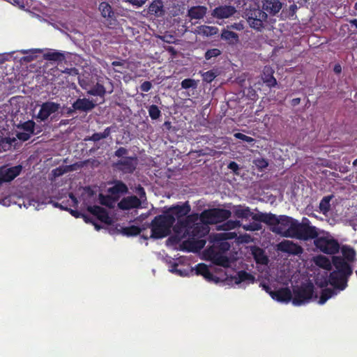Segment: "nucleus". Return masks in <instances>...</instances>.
<instances>
[{
    "mask_svg": "<svg viewBox=\"0 0 357 357\" xmlns=\"http://www.w3.org/2000/svg\"><path fill=\"white\" fill-rule=\"evenodd\" d=\"M208 227L201 222H195V223L190 225L188 229H184L183 231L191 232V235L193 237H202L204 236L208 232Z\"/></svg>",
    "mask_w": 357,
    "mask_h": 357,
    "instance_id": "obj_20",
    "label": "nucleus"
},
{
    "mask_svg": "<svg viewBox=\"0 0 357 357\" xmlns=\"http://www.w3.org/2000/svg\"><path fill=\"white\" fill-rule=\"evenodd\" d=\"M15 139H11L10 137H6L2 131H0V151H6L9 150Z\"/></svg>",
    "mask_w": 357,
    "mask_h": 357,
    "instance_id": "obj_33",
    "label": "nucleus"
},
{
    "mask_svg": "<svg viewBox=\"0 0 357 357\" xmlns=\"http://www.w3.org/2000/svg\"><path fill=\"white\" fill-rule=\"evenodd\" d=\"M227 167H228V169H229L231 171H233L234 173H237V172L239 169L238 165L236 162H234V161H231L228 164Z\"/></svg>",
    "mask_w": 357,
    "mask_h": 357,
    "instance_id": "obj_62",
    "label": "nucleus"
},
{
    "mask_svg": "<svg viewBox=\"0 0 357 357\" xmlns=\"http://www.w3.org/2000/svg\"><path fill=\"white\" fill-rule=\"evenodd\" d=\"M235 282L236 284H240L243 282L250 281L251 282H254L255 278L250 273L246 272L245 271H240L237 273L236 275L234 278Z\"/></svg>",
    "mask_w": 357,
    "mask_h": 357,
    "instance_id": "obj_36",
    "label": "nucleus"
},
{
    "mask_svg": "<svg viewBox=\"0 0 357 357\" xmlns=\"http://www.w3.org/2000/svg\"><path fill=\"white\" fill-rule=\"evenodd\" d=\"M181 86L182 89H188L190 88L195 89L197 87V82L193 79L187 78V79H184L181 82Z\"/></svg>",
    "mask_w": 357,
    "mask_h": 357,
    "instance_id": "obj_48",
    "label": "nucleus"
},
{
    "mask_svg": "<svg viewBox=\"0 0 357 357\" xmlns=\"http://www.w3.org/2000/svg\"><path fill=\"white\" fill-rule=\"evenodd\" d=\"M151 88H152V84L149 81L144 82L140 86V89L143 92H148L151 90Z\"/></svg>",
    "mask_w": 357,
    "mask_h": 357,
    "instance_id": "obj_60",
    "label": "nucleus"
},
{
    "mask_svg": "<svg viewBox=\"0 0 357 357\" xmlns=\"http://www.w3.org/2000/svg\"><path fill=\"white\" fill-rule=\"evenodd\" d=\"M233 213L235 217L241 219H248L250 217L252 218L253 215L256 214L251 211L250 207L242 205L234 206Z\"/></svg>",
    "mask_w": 357,
    "mask_h": 357,
    "instance_id": "obj_23",
    "label": "nucleus"
},
{
    "mask_svg": "<svg viewBox=\"0 0 357 357\" xmlns=\"http://www.w3.org/2000/svg\"><path fill=\"white\" fill-rule=\"evenodd\" d=\"M333 198V195H328L324 197L319 203V211L320 212L326 215L331 210V201Z\"/></svg>",
    "mask_w": 357,
    "mask_h": 357,
    "instance_id": "obj_31",
    "label": "nucleus"
},
{
    "mask_svg": "<svg viewBox=\"0 0 357 357\" xmlns=\"http://www.w3.org/2000/svg\"><path fill=\"white\" fill-rule=\"evenodd\" d=\"M237 12L234 6L222 5L215 7L211 12V15L219 20L229 18Z\"/></svg>",
    "mask_w": 357,
    "mask_h": 357,
    "instance_id": "obj_14",
    "label": "nucleus"
},
{
    "mask_svg": "<svg viewBox=\"0 0 357 357\" xmlns=\"http://www.w3.org/2000/svg\"><path fill=\"white\" fill-rule=\"evenodd\" d=\"M87 94L93 96H99L104 98L106 94V89L102 84L97 82L92 87H91L89 90L87 91Z\"/></svg>",
    "mask_w": 357,
    "mask_h": 357,
    "instance_id": "obj_28",
    "label": "nucleus"
},
{
    "mask_svg": "<svg viewBox=\"0 0 357 357\" xmlns=\"http://www.w3.org/2000/svg\"><path fill=\"white\" fill-rule=\"evenodd\" d=\"M22 167L16 165L11 167H0V183L9 182L17 177L22 172Z\"/></svg>",
    "mask_w": 357,
    "mask_h": 357,
    "instance_id": "obj_13",
    "label": "nucleus"
},
{
    "mask_svg": "<svg viewBox=\"0 0 357 357\" xmlns=\"http://www.w3.org/2000/svg\"><path fill=\"white\" fill-rule=\"evenodd\" d=\"M234 136L238 139L246 142L248 143H253L255 139L250 136L245 135L241 132H236L234 135Z\"/></svg>",
    "mask_w": 357,
    "mask_h": 357,
    "instance_id": "obj_53",
    "label": "nucleus"
},
{
    "mask_svg": "<svg viewBox=\"0 0 357 357\" xmlns=\"http://www.w3.org/2000/svg\"><path fill=\"white\" fill-rule=\"evenodd\" d=\"M206 244V241L199 239V240H194L191 241H186L184 243V245H188V248H187L188 251H199L202 250Z\"/></svg>",
    "mask_w": 357,
    "mask_h": 357,
    "instance_id": "obj_35",
    "label": "nucleus"
},
{
    "mask_svg": "<svg viewBox=\"0 0 357 357\" xmlns=\"http://www.w3.org/2000/svg\"><path fill=\"white\" fill-rule=\"evenodd\" d=\"M207 8L204 6L191 7L188 11V15L191 20H201L206 14Z\"/></svg>",
    "mask_w": 357,
    "mask_h": 357,
    "instance_id": "obj_24",
    "label": "nucleus"
},
{
    "mask_svg": "<svg viewBox=\"0 0 357 357\" xmlns=\"http://www.w3.org/2000/svg\"><path fill=\"white\" fill-rule=\"evenodd\" d=\"M208 254L210 260L212 261L213 264L220 266L225 268L229 266V259L223 253H220V252H217L216 250L214 249H208Z\"/></svg>",
    "mask_w": 357,
    "mask_h": 357,
    "instance_id": "obj_16",
    "label": "nucleus"
},
{
    "mask_svg": "<svg viewBox=\"0 0 357 357\" xmlns=\"http://www.w3.org/2000/svg\"><path fill=\"white\" fill-rule=\"evenodd\" d=\"M245 17L250 27L258 32L271 30L275 22V20L269 17L268 13L264 11L259 5L247 9Z\"/></svg>",
    "mask_w": 357,
    "mask_h": 357,
    "instance_id": "obj_3",
    "label": "nucleus"
},
{
    "mask_svg": "<svg viewBox=\"0 0 357 357\" xmlns=\"http://www.w3.org/2000/svg\"><path fill=\"white\" fill-rule=\"evenodd\" d=\"M127 2H129L133 6H136L137 7L142 6L147 0H126Z\"/></svg>",
    "mask_w": 357,
    "mask_h": 357,
    "instance_id": "obj_61",
    "label": "nucleus"
},
{
    "mask_svg": "<svg viewBox=\"0 0 357 357\" xmlns=\"http://www.w3.org/2000/svg\"><path fill=\"white\" fill-rule=\"evenodd\" d=\"M96 104L88 98H77L72 105L74 110L80 112H89L95 108Z\"/></svg>",
    "mask_w": 357,
    "mask_h": 357,
    "instance_id": "obj_22",
    "label": "nucleus"
},
{
    "mask_svg": "<svg viewBox=\"0 0 357 357\" xmlns=\"http://www.w3.org/2000/svg\"><path fill=\"white\" fill-rule=\"evenodd\" d=\"M278 250L289 255H298L303 252V248L289 240H283L277 245Z\"/></svg>",
    "mask_w": 357,
    "mask_h": 357,
    "instance_id": "obj_12",
    "label": "nucleus"
},
{
    "mask_svg": "<svg viewBox=\"0 0 357 357\" xmlns=\"http://www.w3.org/2000/svg\"><path fill=\"white\" fill-rule=\"evenodd\" d=\"M252 255L257 264H267L268 259L263 249L255 246L252 249Z\"/></svg>",
    "mask_w": 357,
    "mask_h": 357,
    "instance_id": "obj_25",
    "label": "nucleus"
},
{
    "mask_svg": "<svg viewBox=\"0 0 357 357\" xmlns=\"http://www.w3.org/2000/svg\"><path fill=\"white\" fill-rule=\"evenodd\" d=\"M121 234L126 236H135L139 234L142 229L139 227L131 225L129 227H121Z\"/></svg>",
    "mask_w": 357,
    "mask_h": 357,
    "instance_id": "obj_38",
    "label": "nucleus"
},
{
    "mask_svg": "<svg viewBox=\"0 0 357 357\" xmlns=\"http://www.w3.org/2000/svg\"><path fill=\"white\" fill-rule=\"evenodd\" d=\"M264 289L270 294L273 299L278 301L285 303H289L291 301H292V293L287 287L280 288V289L274 291H268V289H270L268 286H264Z\"/></svg>",
    "mask_w": 357,
    "mask_h": 357,
    "instance_id": "obj_15",
    "label": "nucleus"
},
{
    "mask_svg": "<svg viewBox=\"0 0 357 357\" xmlns=\"http://www.w3.org/2000/svg\"><path fill=\"white\" fill-rule=\"evenodd\" d=\"M60 108L61 105L59 103L46 101L40 105L39 112L36 115V119H39L40 121H45L51 115L57 112Z\"/></svg>",
    "mask_w": 357,
    "mask_h": 357,
    "instance_id": "obj_10",
    "label": "nucleus"
},
{
    "mask_svg": "<svg viewBox=\"0 0 357 357\" xmlns=\"http://www.w3.org/2000/svg\"><path fill=\"white\" fill-rule=\"evenodd\" d=\"M195 271L197 275L204 276L206 274H209V269L208 266L202 263L197 265Z\"/></svg>",
    "mask_w": 357,
    "mask_h": 357,
    "instance_id": "obj_51",
    "label": "nucleus"
},
{
    "mask_svg": "<svg viewBox=\"0 0 357 357\" xmlns=\"http://www.w3.org/2000/svg\"><path fill=\"white\" fill-rule=\"evenodd\" d=\"M264 82L268 87H273L277 84V80L272 74L266 75L264 73V77L263 78Z\"/></svg>",
    "mask_w": 357,
    "mask_h": 357,
    "instance_id": "obj_49",
    "label": "nucleus"
},
{
    "mask_svg": "<svg viewBox=\"0 0 357 357\" xmlns=\"http://www.w3.org/2000/svg\"><path fill=\"white\" fill-rule=\"evenodd\" d=\"M198 33L202 36H212L218 33V28L216 26L202 25L198 27Z\"/></svg>",
    "mask_w": 357,
    "mask_h": 357,
    "instance_id": "obj_37",
    "label": "nucleus"
},
{
    "mask_svg": "<svg viewBox=\"0 0 357 357\" xmlns=\"http://www.w3.org/2000/svg\"><path fill=\"white\" fill-rule=\"evenodd\" d=\"M255 164L260 169H264L268 165V161L264 158H258L255 160Z\"/></svg>",
    "mask_w": 357,
    "mask_h": 357,
    "instance_id": "obj_54",
    "label": "nucleus"
},
{
    "mask_svg": "<svg viewBox=\"0 0 357 357\" xmlns=\"http://www.w3.org/2000/svg\"><path fill=\"white\" fill-rule=\"evenodd\" d=\"M44 58L48 61H61L64 59V55L59 52H49L44 54Z\"/></svg>",
    "mask_w": 357,
    "mask_h": 357,
    "instance_id": "obj_42",
    "label": "nucleus"
},
{
    "mask_svg": "<svg viewBox=\"0 0 357 357\" xmlns=\"http://www.w3.org/2000/svg\"><path fill=\"white\" fill-rule=\"evenodd\" d=\"M230 244L225 241H222L220 242H218L217 245L214 248H211V249L216 250L217 252H220V253L225 254L227 251H228L230 249Z\"/></svg>",
    "mask_w": 357,
    "mask_h": 357,
    "instance_id": "obj_45",
    "label": "nucleus"
},
{
    "mask_svg": "<svg viewBox=\"0 0 357 357\" xmlns=\"http://www.w3.org/2000/svg\"><path fill=\"white\" fill-rule=\"evenodd\" d=\"M33 134L28 132H19L17 134V137L20 140L26 142L29 140Z\"/></svg>",
    "mask_w": 357,
    "mask_h": 357,
    "instance_id": "obj_58",
    "label": "nucleus"
},
{
    "mask_svg": "<svg viewBox=\"0 0 357 357\" xmlns=\"http://www.w3.org/2000/svg\"><path fill=\"white\" fill-rule=\"evenodd\" d=\"M298 9L297 6L295 3L291 4L288 8L282 9L280 14L281 20H286L287 18H291L294 16Z\"/></svg>",
    "mask_w": 357,
    "mask_h": 357,
    "instance_id": "obj_39",
    "label": "nucleus"
},
{
    "mask_svg": "<svg viewBox=\"0 0 357 357\" xmlns=\"http://www.w3.org/2000/svg\"><path fill=\"white\" fill-rule=\"evenodd\" d=\"M227 29H234L238 31H241L243 29V26L241 23H234L230 26H227Z\"/></svg>",
    "mask_w": 357,
    "mask_h": 357,
    "instance_id": "obj_63",
    "label": "nucleus"
},
{
    "mask_svg": "<svg viewBox=\"0 0 357 357\" xmlns=\"http://www.w3.org/2000/svg\"><path fill=\"white\" fill-rule=\"evenodd\" d=\"M167 215L174 218L173 230L175 233H181L184 229L199 220V214L193 213L190 214L191 206L188 201L182 204L171 206L165 210Z\"/></svg>",
    "mask_w": 357,
    "mask_h": 357,
    "instance_id": "obj_2",
    "label": "nucleus"
},
{
    "mask_svg": "<svg viewBox=\"0 0 357 357\" xmlns=\"http://www.w3.org/2000/svg\"><path fill=\"white\" fill-rule=\"evenodd\" d=\"M221 54V51L218 48L208 50L204 54L206 60H210L213 57H217Z\"/></svg>",
    "mask_w": 357,
    "mask_h": 357,
    "instance_id": "obj_50",
    "label": "nucleus"
},
{
    "mask_svg": "<svg viewBox=\"0 0 357 357\" xmlns=\"http://www.w3.org/2000/svg\"><path fill=\"white\" fill-rule=\"evenodd\" d=\"M99 10L101 15L105 18L113 19L114 13L111 6L107 2H102L99 5Z\"/></svg>",
    "mask_w": 357,
    "mask_h": 357,
    "instance_id": "obj_34",
    "label": "nucleus"
},
{
    "mask_svg": "<svg viewBox=\"0 0 357 357\" xmlns=\"http://www.w3.org/2000/svg\"><path fill=\"white\" fill-rule=\"evenodd\" d=\"M174 226V218L164 211L151 220L149 225L151 231L150 237L154 239L165 238L171 234Z\"/></svg>",
    "mask_w": 357,
    "mask_h": 357,
    "instance_id": "obj_4",
    "label": "nucleus"
},
{
    "mask_svg": "<svg viewBox=\"0 0 357 357\" xmlns=\"http://www.w3.org/2000/svg\"><path fill=\"white\" fill-rule=\"evenodd\" d=\"M332 262L335 268L333 271H339L347 273V275H352L353 270L351 266L340 256H333L332 257Z\"/></svg>",
    "mask_w": 357,
    "mask_h": 357,
    "instance_id": "obj_19",
    "label": "nucleus"
},
{
    "mask_svg": "<svg viewBox=\"0 0 357 357\" xmlns=\"http://www.w3.org/2000/svg\"><path fill=\"white\" fill-rule=\"evenodd\" d=\"M123 65H124V61L121 62V61H113L112 63V66L113 67H118V68H114V72L120 73H123V70L125 68L123 67Z\"/></svg>",
    "mask_w": 357,
    "mask_h": 357,
    "instance_id": "obj_56",
    "label": "nucleus"
},
{
    "mask_svg": "<svg viewBox=\"0 0 357 357\" xmlns=\"http://www.w3.org/2000/svg\"><path fill=\"white\" fill-rule=\"evenodd\" d=\"M35 126L36 123L33 120H29L27 121L24 122L23 123L18 126V128L22 129L24 132H28L31 134H37L38 132H35Z\"/></svg>",
    "mask_w": 357,
    "mask_h": 357,
    "instance_id": "obj_43",
    "label": "nucleus"
},
{
    "mask_svg": "<svg viewBox=\"0 0 357 357\" xmlns=\"http://www.w3.org/2000/svg\"><path fill=\"white\" fill-rule=\"evenodd\" d=\"M336 294V292L334 289L330 288H325L322 289L321 296L319 300V303L320 305L324 304L329 298H331L333 295Z\"/></svg>",
    "mask_w": 357,
    "mask_h": 357,
    "instance_id": "obj_41",
    "label": "nucleus"
},
{
    "mask_svg": "<svg viewBox=\"0 0 357 357\" xmlns=\"http://www.w3.org/2000/svg\"><path fill=\"white\" fill-rule=\"evenodd\" d=\"M73 170L71 165L65 167H59L52 170V174L54 177H59L64 174L65 173Z\"/></svg>",
    "mask_w": 357,
    "mask_h": 357,
    "instance_id": "obj_47",
    "label": "nucleus"
},
{
    "mask_svg": "<svg viewBox=\"0 0 357 357\" xmlns=\"http://www.w3.org/2000/svg\"><path fill=\"white\" fill-rule=\"evenodd\" d=\"M341 252L343 255L344 260L349 262H354L356 258V251L355 250L351 247L350 245H343L341 248Z\"/></svg>",
    "mask_w": 357,
    "mask_h": 357,
    "instance_id": "obj_30",
    "label": "nucleus"
},
{
    "mask_svg": "<svg viewBox=\"0 0 357 357\" xmlns=\"http://www.w3.org/2000/svg\"><path fill=\"white\" fill-rule=\"evenodd\" d=\"M97 218L102 222L107 224L108 225H110L112 224V218L109 217V213L107 211V210L105 209L104 208H102L101 213H100V214L98 215Z\"/></svg>",
    "mask_w": 357,
    "mask_h": 357,
    "instance_id": "obj_46",
    "label": "nucleus"
},
{
    "mask_svg": "<svg viewBox=\"0 0 357 357\" xmlns=\"http://www.w3.org/2000/svg\"><path fill=\"white\" fill-rule=\"evenodd\" d=\"M203 80L206 82L211 83L216 77L215 73L213 70L205 72L203 75Z\"/></svg>",
    "mask_w": 357,
    "mask_h": 357,
    "instance_id": "obj_52",
    "label": "nucleus"
},
{
    "mask_svg": "<svg viewBox=\"0 0 357 357\" xmlns=\"http://www.w3.org/2000/svg\"><path fill=\"white\" fill-rule=\"evenodd\" d=\"M149 13L156 16H161L164 13L163 3L161 0L153 1L149 6Z\"/></svg>",
    "mask_w": 357,
    "mask_h": 357,
    "instance_id": "obj_27",
    "label": "nucleus"
},
{
    "mask_svg": "<svg viewBox=\"0 0 357 357\" xmlns=\"http://www.w3.org/2000/svg\"><path fill=\"white\" fill-rule=\"evenodd\" d=\"M314 288L312 282L303 284L301 287H294L293 289V305L300 306L308 303L313 296Z\"/></svg>",
    "mask_w": 357,
    "mask_h": 357,
    "instance_id": "obj_6",
    "label": "nucleus"
},
{
    "mask_svg": "<svg viewBox=\"0 0 357 357\" xmlns=\"http://www.w3.org/2000/svg\"><path fill=\"white\" fill-rule=\"evenodd\" d=\"M221 38L224 40L227 41L229 44H234L238 42V35L229 29H224L221 33Z\"/></svg>",
    "mask_w": 357,
    "mask_h": 357,
    "instance_id": "obj_26",
    "label": "nucleus"
},
{
    "mask_svg": "<svg viewBox=\"0 0 357 357\" xmlns=\"http://www.w3.org/2000/svg\"><path fill=\"white\" fill-rule=\"evenodd\" d=\"M107 192L114 197H118V200L121 196L127 194L128 188L123 181L116 180L114 182V185L107 189Z\"/></svg>",
    "mask_w": 357,
    "mask_h": 357,
    "instance_id": "obj_21",
    "label": "nucleus"
},
{
    "mask_svg": "<svg viewBox=\"0 0 357 357\" xmlns=\"http://www.w3.org/2000/svg\"><path fill=\"white\" fill-rule=\"evenodd\" d=\"M128 153V151L127 149L124 147H119L117 150L114 152V156L118 158H124Z\"/></svg>",
    "mask_w": 357,
    "mask_h": 357,
    "instance_id": "obj_57",
    "label": "nucleus"
},
{
    "mask_svg": "<svg viewBox=\"0 0 357 357\" xmlns=\"http://www.w3.org/2000/svg\"><path fill=\"white\" fill-rule=\"evenodd\" d=\"M351 275H347V273L332 271L329 274L328 280L321 283V287L327 286L329 283L334 289L342 291L347 288L349 278Z\"/></svg>",
    "mask_w": 357,
    "mask_h": 357,
    "instance_id": "obj_8",
    "label": "nucleus"
},
{
    "mask_svg": "<svg viewBox=\"0 0 357 357\" xmlns=\"http://www.w3.org/2000/svg\"><path fill=\"white\" fill-rule=\"evenodd\" d=\"M111 134V128H106L102 132H95L91 136H89L84 139L85 141L98 142L102 139L108 137Z\"/></svg>",
    "mask_w": 357,
    "mask_h": 357,
    "instance_id": "obj_32",
    "label": "nucleus"
},
{
    "mask_svg": "<svg viewBox=\"0 0 357 357\" xmlns=\"http://www.w3.org/2000/svg\"><path fill=\"white\" fill-rule=\"evenodd\" d=\"M99 201L100 204L108 207L109 208H114L116 202L118 201V197H114L110 194L108 195H104L99 194Z\"/></svg>",
    "mask_w": 357,
    "mask_h": 357,
    "instance_id": "obj_29",
    "label": "nucleus"
},
{
    "mask_svg": "<svg viewBox=\"0 0 357 357\" xmlns=\"http://www.w3.org/2000/svg\"><path fill=\"white\" fill-rule=\"evenodd\" d=\"M231 216L229 210L220 208H213L204 210L199 214V220L205 225L222 222Z\"/></svg>",
    "mask_w": 357,
    "mask_h": 357,
    "instance_id": "obj_5",
    "label": "nucleus"
},
{
    "mask_svg": "<svg viewBox=\"0 0 357 357\" xmlns=\"http://www.w3.org/2000/svg\"><path fill=\"white\" fill-rule=\"evenodd\" d=\"M240 225V222L237 220H228L225 223V226L227 227V229H233L236 228Z\"/></svg>",
    "mask_w": 357,
    "mask_h": 357,
    "instance_id": "obj_59",
    "label": "nucleus"
},
{
    "mask_svg": "<svg viewBox=\"0 0 357 357\" xmlns=\"http://www.w3.org/2000/svg\"><path fill=\"white\" fill-rule=\"evenodd\" d=\"M279 216H277L275 214L271 213H258L253 215L252 220L255 221H258L260 222H264L268 225L272 226L273 227H275L277 225H278V219Z\"/></svg>",
    "mask_w": 357,
    "mask_h": 357,
    "instance_id": "obj_18",
    "label": "nucleus"
},
{
    "mask_svg": "<svg viewBox=\"0 0 357 357\" xmlns=\"http://www.w3.org/2000/svg\"><path fill=\"white\" fill-rule=\"evenodd\" d=\"M314 239V244L316 248L325 254L334 255L340 250V244L336 239L324 236L315 237Z\"/></svg>",
    "mask_w": 357,
    "mask_h": 357,
    "instance_id": "obj_7",
    "label": "nucleus"
},
{
    "mask_svg": "<svg viewBox=\"0 0 357 357\" xmlns=\"http://www.w3.org/2000/svg\"><path fill=\"white\" fill-rule=\"evenodd\" d=\"M259 7L272 18L278 16L283 7V3L280 0H261Z\"/></svg>",
    "mask_w": 357,
    "mask_h": 357,
    "instance_id": "obj_11",
    "label": "nucleus"
},
{
    "mask_svg": "<svg viewBox=\"0 0 357 357\" xmlns=\"http://www.w3.org/2000/svg\"><path fill=\"white\" fill-rule=\"evenodd\" d=\"M0 204H3V206H10L11 204V197H6L3 199H0Z\"/></svg>",
    "mask_w": 357,
    "mask_h": 357,
    "instance_id": "obj_64",
    "label": "nucleus"
},
{
    "mask_svg": "<svg viewBox=\"0 0 357 357\" xmlns=\"http://www.w3.org/2000/svg\"><path fill=\"white\" fill-rule=\"evenodd\" d=\"M137 165V158L126 156L113 163V167L123 174H132Z\"/></svg>",
    "mask_w": 357,
    "mask_h": 357,
    "instance_id": "obj_9",
    "label": "nucleus"
},
{
    "mask_svg": "<svg viewBox=\"0 0 357 357\" xmlns=\"http://www.w3.org/2000/svg\"><path fill=\"white\" fill-rule=\"evenodd\" d=\"M149 116L152 120H157L161 116V111L155 105H151L148 107Z\"/></svg>",
    "mask_w": 357,
    "mask_h": 357,
    "instance_id": "obj_44",
    "label": "nucleus"
},
{
    "mask_svg": "<svg viewBox=\"0 0 357 357\" xmlns=\"http://www.w3.org/2000/svg\"><path fill=\"white\" fill-rule=\"evenodd\" d=\"M314 263L318 266L323 268L326 270L331 269V261L325 256L319 255L314 258Z\"/></svg>",
    "mask_w": 357,
    "mask_h": 357,
    "instance_id": "obj_40",
    "label": "nucleus"
},
{
    "mask_svg": "<svg viewBox=\"0 0 357 357\" xmlns=\"http://www.w3.org/2000/svg\"><path fill=\"white\" fill-rule=\"evenodd\" d=\"M102 208V207H100L99 206H88L87 211L93 215L98 217L100 213H101Z\"/></svg>",
    "mask_w": 357,
    "mask_h": 357,
    "instance_id": "obj_55",
    "label": "nucleus"
},
{
    "mask_svg": "<svg viewBox=\"0 0 357 357\" xmlns=\"http://www.w3.org/2000/svg\"><path fill=\"white\" fill-rule=\"evenodd\" d=\"M121 210L126 211L132 208H137L141 206L140 199L135 195L123 197L117 204Z\"/></svg>",
    "mask_w": 357,
    "mask_h": 357,
    "instance_id": "obj_17",
    "label": "nucleus"
},
{
    "mask_svg": "<svg viewBox=\"0 0 357 357\" xmlns=\"http://www.w3.org/2000/svg\"><path fill=\"white\" fill-rule=\"evenodd\" d=\"M307 223L299 222L297 220L281 215L278 219V225L272 228V231L283 237L296 238L300 240H310L318 235L317 228L309 225V220L305 218Z\"/></svg>",
    "mask_w": 357,
    "mask_h": 357,
    "instance_id": "obj_1",
    "label": "nucleus"
}]
</instances>
